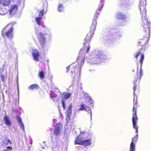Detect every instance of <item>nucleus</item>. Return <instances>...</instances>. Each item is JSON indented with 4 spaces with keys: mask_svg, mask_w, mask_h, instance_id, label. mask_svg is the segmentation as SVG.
Instances as JSON below:
<instances>
[{
    "mask_svg": "<svg viewBox=\"0 0 151 151\" xmlns=\"http://www.w3.org/2000/svg\"><path fill=\"white\" fill-rule=\"evenodd\" d=\"M104 0H101L100 2V5L96 11V13L94 15V19L93 22L92 27L90 29V33L88 34L85 39L84 43V52H88L90 46L89 45L90 41L93 35L96 27L97 24L96 19L99 16L100 13L101 12L102 8L103 7Z\"/></svg>",
    "mask_w": 151,
    "mask_h": 151,
    "instance_id": "f257e3e1",
    "label": "nucleus"
},
{
    "mask_svg": "<svg viewBox=\"0 0 151 151\" xmlns=\"http://www.w3.org/2000/svg\"><path fill=\"white\" fill-rule=\"evenodd\" d=\"M13 28L9 25L6 26L2 31V35L4 37L8 38L5 40L4 42L8 50L12 48L13 44L12 39L13 37Z\"/></svg>",
    "mask_w": 151,
    "mask_h": 151,
    "instance_id": "f03ea898",
    "label": "nucleus"
},
{
    "mask_svg": "<svg viewBox=\"0 0 151 151\" xmlns=\"http://www.w3.org/2000/svg\"><path fill=\"white\" fill-rule=\"evenodd\" d=\"M150 24L149 22L146 23L145 22H142L141 23L142 29L144 31V36L143 39L138 40V44L139 46H142V50L145 49V47L143 45L147 43L149 40L150 36Z\"/></svg>",
    "mask_w": 151,
    "mask_h": 151,
    "instance_id": "7ed1b4c3",
    "label": "nucleus"
},
{
    "mask_svg": "<svg viewBox=\"0 0 151 151\" xmlns=\"http://www.w3.org/2000/svg\"><path fill=\"white\" fill-rule=\"evenodd\" d=\"M106 59L107 57L103 52L99 50L95 53L90 55L88 61L91 64H97L104 62Z\"/></svg>",
    "mask_w": 151,
    "mask_h": 151,
    "instance_id": "20e7f679",
    "label": "nucleus"
},
{
    "mask_svg": "<svg viewBox=\"0 0 151 151\" xmlns=\"http://www.w3.org/2000/svg\"><path fill=\"white\" fill-rule=\"evenodd\" d=\"M146 4V0H139L138 8L140 11L142 22H145L146 23L149 22L146 17V10L145 7Z\"/></svg>",
    "mask_w": 151,
    "mask_h": 151,
    "instance_id": "39448f33",
    "label": "nucleus"
},
{
    "mask_svg": "<svg viewBox=\"0 0 151 151\" xmlns=\"http://www.w3.org/2000/svg\"><path fill=\"white\" fill-rule=\"evenodd\" d=\"M114 28L106 30L105 32V34L103 37V41L108 44L112 43L116 40V37L113 34Z\"/></svg>",
    "mask_w": 151,
    "mask_h": 151,
    "instance_id": "423d86ee",
    "label": "nucleus"
},
{
    "mask_svg": "<svg viewBox=\"0 0 151 151\" xmlns=\"http://www.w3.org/2000/svg\"><path fill=\"white\" fill-rule=\"evenodd\" d=\"M35 32L39 43L43 50H45L46 34L42 32L41 29L39 27L35 29Z\"/></svg>",
    "mask_w": 151,
    "mask_h": 151,
    "instance_id": "0eeeda50",
    "label": "nucleus"
},
{
    "mask_svg": "<svg viewBox=\"0 0 151 151\" xmlns=\"http://www.w3.org/2000/svg\"><path fill=\"white\" fill-rule=\"evenodd\" d=\"M133 114L132 118V121L133 127L136 129V133L137 134L134 137L132 138V141L131 143H135L137 141L138 139V128L137 126L136 121H137V117L136 114V109L135 108L134 106L133 109Z\"/></svg>",
    "mask_w": 151,
    "mask_h": 151,
    "instance_id": "6e6552de",
    "label": "nucleus"
},
{
    "mask_svg": "<svg viewBox=\"0 0 151 151\" xmlns=\"http://www.w3.org/2000/svg\"><path fill=\"white\" fill-rule=\"evenodd\" d=\"M45 12V11L44 9H42L40 12L38 16L36 17L35 18V20L37 22L38 25H41L43 27H45V26L44 24L41 20L42 18V16L43 15L44 13Z\"/></svg>",
    "mask_w": 151,
    "mask_h": 151,
    "instance_id": "1a4fd4ad",
    "label": "nucleus"
},
{
    "mask_svg": "<svg viewBox=\"0 0 151 151\" xmlns=\"http://www.w3.org/2000/svg\"><path fill=\"white\" fill-rule=\"evenodd\" d=\"M83 50H82L80 51L79 53V55L77 59V61L78 62V65H77L76 67L78 68L79 67L80 69V68L81 67L82 65L84 63V61L85 59V55L84 54H83L82 55H81V54L82 53Z\"/></svg>",
    "mask_w": 151,
    "mask_h": 151,
    "instance_id": "9d476101",
    "label": "nucleus"
},
{
    "mask_svg": "<svg viewBox=\"0 0 151 151\" xmlns=\"http://www.w3.org/2000/svg\"><path fill=\"white\" fill-rule=\"evenodd\" d=\"M18 9V6L17 5H11L9 8L8 13L10 17L14 16L17 12Z\"/></svg>",
    "mask_w": 151,
    "mask_h": 151,
    "instance_id": "9b49d317",
    "label": "nucleus"
},
{
    "mask_svg": "<svg viewBox=\"0 0 151 151\" xmlns=\"http://www.w3.org/2000/svg\"><path fill=\"white\" fill-rule=\"evenodd\" d=\"M62 125L60 123H57L54 127L53 133L56 136H58L60 134V130L62 128Z\"/></svg>",
    "mask_w": 151,
    "mask_h": 151,
    "instance_id": "f8f14e48",
    "label": "nucleus"
},
{
    "mask_svg": "<svg viewBox=\"0 0 151 151\" xmlns=\"http://www.w3.org/2000/svg\"><path fill=\"white\" fill-rule=\"evenodd\" d=\"M32 56L34 60L36 61H38L40 55L39 52L37 49H32Z\"/></svg>",
    "mask_w": 151,
    "mask_h": 151,
    "instance_id": "ddd939ff",
    "label": "nucleus"
},
{
    "mask_svg": "<svg viewBox=\"0 0 151 151\" xmlns=\"http://www.w3.org/2000/svg\"><path fill=\"white\" fill-rule=\"evenodd\" d=\"M60 93L62 101H64L68 99L71 96V93L67 92H65Z\"/></svg>",
    "mask_w": 151,
    "mask_h": 151,
    "instance_id": "4468645a",
    "label": "nucleus"
},
{
    "mask_svg": "<svg viewBox=\"0 0 151 151\" xmlns=\"http://www.w3.org/2000/svg\"><path fill=\"white\" fill-rule=\"evenodd\" d=\"M8 13V9L6 6H3L0 7V14L4 15Z\"/></svg>",
    "mask_w": 151,
    "mask_h": 151,
    "instance_id": "2eb2a0df",
    "label": "nucleus"
},
{
    "mask_svg": "<svg viewBox=\"0 0 151 151\" xmlns=\"http://www.w3.org/2000/svg\"><path fill=\"white\" fill-rule=\"evenodd\" d=\"M113 34L114 35V36L116 37V39L120 38L122 35V32L119 31L118 29H114V31H113Z\"/></svg>",
    "mask_w": 151,
    "mask_h": 151,
    "instance_id": "dca6fc26",
    "label": "nucleus"
},
{
    "mask_svg": "<svg viewBox=\"0 0 151 151\" xmlns=\"http://www.w3.org/2000/svg\"><path fill=\"white\" fill-rule=\"evenodd\" d=\"M141 56V58L140 60V64L141 65V67L143 63V60L144 59V55L142 53L140 52H138L137 54H136L135 57L136 58H137L139 56Z\"/></svg>",
    "mask_w": 151,
    "mask_h": 151,
    "instance_id": "f3484780",
    "label": "nucleus"
},
{
    "mask_svg": "<svg viewBox=\"0 0 151 151\" xmlns=\"http://www.w3.org/2000/svg\"><path fill=\"white\" fill-rule=\"evenodd\" d=\"M82 137V134L80 135L77 137L75 141V144L81 145L83 141Z\"/></svg>",
    "mask_w": 151,
    "mask_h": 151,
    "instance_id": "a211bd4d",
    "label": "nucleus"
},
{
    "mask_svg": "<svg viewBox=\"0 0 151 151\" xmlns=\"http://www.w3.org/2000/svg\"><path fill=\"white\" fill-rule=\"evenodd\" d=\"M91 139H89L83 140L81 145H83L86 146H90L91 144Z\"/></svg>",
    "mask_w": 151,
    "mask_h": 151,
    "instance_id": "6ab92c4d",
    "label": "nucleus"
},
{
    "mask_svg": "<svg viewBox=\"0 0 151 151\" xmlns=\"http://www.w3.org/2000/svg\"><path fill=\"white\" fill-rule=\"evenodd\" d=\"M4 120L5 124L8 126L11 125V122L9 120V117L7 115H5L4 118Z\"/></svg>",
    "mask_w": 151,
    "mask_h": 151,
    "instance_id": "aec40b11",
    "label": "nucleus"
},
{
    "mask_svg": "<svg viewBox=\"0 0 151 151\" xmlns=\"http://www.w3.org/2000/svg\"><path fill=\"white\" fill-rule=\"evenodd\" d=\"M17 121L19 124L20 125L21 128L22 129L24 132V126L22 122L21 117L19 116H18L17 117Z\"/></svg>",
    "mask_w": 151,
    "mask_h": 151,
    "instance_id": "412c9836",
    "label": "nucleus"
},
{
    "mask_svg": "<svg viewBox=\"0 0 151 151\" xmlns=\"http://www.w3.org/2000/svg\"><path fill=\"white\" fill-rule=\"evenodd\" d=\"M11 143V142L10 139L8 138H6L3 140L2 142V145L3 146H6L8 145L9 143Z\"/></svg>",
    "mask_w": 151,
    "mask_h": 151,
    "instance_id": "4be33fe9",
    "label": "nucleus"
},
{
    "mask_svg": "<svg viewBox=\"0 0 151 151\" xmlns=\"http://www.w3.org/2000/svg\"><path fill=\"white\" fill-rule=\"evenodd\" d=\"M10 2V0H0V4L3 6L8 5Z\"/></svg>",
    "mask_w": 151,
    "mask_h": 151,
    "instance_id": "5701e85b",
    "label": "nucleus"
},
{
    "mask_svg": "<svg viewBox=\"0 0 151 151\" xmlns=\"http://www.w3.org/2000/svg\"><path fill=\"white\" fill-rule=\"evenodd\" d=\"M50 96L54 101H57L59 99V98L57 95L55 93L51 94Z\"/></svg>",
    "mask_w": 151,
    "mask_h": 151,
    "instance_id": "b1692460",
    "label": "nucleus"
},
{
    "mask_svg": "<svg viewBox=\"0 0 151 151\" xmlns=\"http://www.w3.org/2000/svg\"><path fill=\"white\" fill-rule=\"evenodd\" d=\"M117 17L119 19L124 20L126 18V16L121 13H118L117 14Z\"/></svg>",
    "mask_w": 151,
    "mask_h": 151,
    "instance_id": "393cba45",
    "label": "nucleus"
},
{
    "mask_svg": "<svg viewBox=\"0 0 151 151\" xmlns=\"http://www.w3.org/2000/svg\"><path fill=\"white\" fill-rule=\"evenodd\" d=\"M38 76L41 80H42L45 77V73L43 71H39Z\"/></svg>",
    "mask_w": 151,
    "mask_h": 151,
    "instance_id": "a878e982",
    "label": "nucleus"
},
{
    "mask_svg": "<svg viewBox=\"0 0 151 151\" xmlns=\"http://www.w3.org/2000/svg\"><path fill=\"white\" fill-rule=\"evenodd\" d=\"M38 87V85L37 84H33L28 87L29 90H34L37 89Z\"/></svg>",
    "mask_w": 151,
    "mask_h": 151,
    "instance_id": "bb28decb",
    "label": "nucleus"
},
{
    "mask_svg": "<svg viewBox=\"0 0 151 151\" xmlns=\"http://www.w3.org/2000/svg\"><path fill=\"white\" fill-rule=\"evenodd\" d=\"M135 143H131L130 145L129 151H135Z\"/></svg>",
    "mask_w": 151,
    "mask_h": 151,
    "instance_id": "cd10ccee",
    "label": "nucleus"
},
{
    "mask_svg": "<svg viewBox=\"0 0 151 151\" xmlns=\"http://www.w3.org/2000/svg\"><path fill=\"white\" fill-rule=\"evenodd\" d=\"M64 8V7L63 5L61 4H59L58 8V11L60 12H63V10Z\"/></svg>",
    "mask_w": 151,
    "mask_h": 151,
    "instance_id": "c85d7f7f",
    "label": "nucleus"
},
{
    "mask_svg": "<svg viewBox=\"0 0 151 151\" xmlns=\"http://www.w3.org/2000/svg\"><path fill=\"white\" fill-rule=\"evenodd\" d=\"M72 106L73 104L72 103H71L69 105L68 110L66 111V113H72Z\"/></svg>",
    "mask_w": 151,
    "mask_h": 151,
    "instance_id": "c756f323",
    "label": "nucleus"
},
{
    "mask_svg": "<svg viewBox=\"0 0 151 151\" xmlns=\"http://www.w3.org/2000/svg\"><path fill=\"white\" fill-rule=\"evenodd\" d=\"M85 110L87 111L88 113H89L90 114L91 117V118L92 117L91 111L89 107L86 106V107L85 108Z\"/></svg>",
    "mask_w": 151,
    "mask_h": 151,
    "instance_id": "7c9ffc66",
    "label": "nucleus"
},
{
    "mask_svg": "<svg viewBox=\"0 0 151 151\" xmlns=\"http://www.w3.org/2000/svg\"><path fill=\"white\" fill-rule=\"evenodd\" d=\"M66 114L67 115L66 120L67 122H68L70 118L72 113H66Z\"/></svg>",
    "mask_w": 151,
    "mask_h": 151,
    "instance_id": "2f4dec72",
    "label": "nucleus"
},
{
    "mask_svg": "<svg viewBox=\"0 0 151 151\" xmlns=\"http://www.w3.org/2000/svg\"><path fill=\"white\" fill-rule=\"evenodd\" d=\"M135 81H134V86L133 87V90H134V91L136 90V82L137 79H135Z\"/></svg>",
    "mask_w": 151,
    "mask_h": 151,
    "instance_id": "473e14b6",
    "label": "nucleus"
},
{
    "mask_svg": "<svg viewBox=\"0 0 151 151\" xmlns=\"http://www.w3.org/2000/svg\"><path fill=\"white\" fill-rule=\"evenodd\" d=\"M86 107V105L82 104L81 105V107L78 109V110H83L85 109V108Z\"/></svg>",
    "mask_w": 151,
    "mask_h": 151,
    "instance_id": "72a5a7b5",
    "label": "nucleus"
},
{
    "mask_svg": "<svg viewBox=\"0 0 151 151\" xmlns=\"http://www.w3.org/2000/svg\"><path fill=\"white\" fill-rule=\"evenodd\" d=\"M119 2L120 3V5H122V4H124L126 5L125 4L127 3L126 0H119Z\"/></svg>",
    "mask_w": 151,
    "mask_h": 151,
    "instance_id": "f704fd0d",
    "label": "nucleus"
},
{
    "mask_svg": "<svg viewBox=\"0 0 151 151\" xmlns=\"http://www.w3.org/2000/svg\"><path fill=\"white\" fill-rule=\"evenodd\" d=\"M140 75L139 76L138 78L140 79H141L142 76L143 75V71L141 68L140 69Z\"/></svg>",
    "mask_w": 151,
    "mask_h": 151,
    "instance_id": "c9c22d12",
    "label": "nucleus"
},
{
    "mask_svg": "<svg viewBox=\"0 0 151 151\" xmlns=\"http://www.w3.org/2000/svg\"><path fill=\"white\" fill-rule=\"evenodd\" d=\"M12 148L11 147H8L7 149L3 150L2 151H12Z\"/></svg>",
    "mask_w": 151,
    "mask_h": 151,
    "instance_id": "e433bc0d",
    "label": "nucleus"
},
{
    "mask_svg": "<svg viewBox=\"0 0 151 151\" xmlns=\"http://www.w3.org/2000/svg\"><path fill=\"white\" fill-rule=\"evenodd\" d=\"M65 101H63L61 100V103L62 104L63 107L64 109H65Z\"/></svg>",
    "mask_w": 151,
    "mask_h": 151,
    "instance_id": "4c0bfd02",
    "label": "nucleus"
},
{
    "mask_svg": "<svg viewBox=\"0 0 151 151\" xmlns=\"http://www.w3.org/2000/svg\"><path fill=\"white\" fill-rule=\"evenodd\" d=\"M88 102L91 104L93 103V102L92 99L90 97H88Z\"/></svg>",
    "mask_w": 151,
    "mask_h": 151,
    "instance_id": "58836bf2",
    "label": "nucleus"
},
{
    "mask_svg": "<svg viewBox=\"0 0 151 151\" xmlns=\"http://www.w3.org/2000/svg\"><path fill=\"white\" fill-rule=\"evenodd\" d=\"M71 70V73L73 74V72L74 71V70L75 69L76 67L74 66H73L72 67Z\"/></svg>",
    "mask_w": 151,
    "mask_h": 151,
    "instance_id": "ea45409f",
    "label": "nucleus"
},
{
    "mask_svg": "<svg viewBox=\"0 0 151 151\" xmlns=\"http://www.w3.org/2000/svg\"><path fill=\"white\" fill-rule=\"evenodd\" d=\"M71 66L70 65H69V66L66 67V73H68L69 71V70L70 69V67Z\"/></svg>",
    "mask_w": 151,
    "mask_h": 151,
    "instance_id": "a19ab883",
    "label": "nucleus"
},
{
    "mask_svg": "<svg viewBox=\"0 0 151 151\" xmlns=\"http://www.w3.org/2000/svg\"><path fill=\"white\" fill-rule=\"evenodd\" d=\"M53 148H56V146L58 145L57 142L56 143H55V142H53Z\"/></svg>",
    "mask_w": 151,
    "mask_h": 151,
    "instance_id": "79ce46f5",
    "label": "nucleus"
},
{
    "mask_svg": "<svg viewBox=\"0 0 151 151\" xmlns=\"http://www.w3.org/2000/svg\"><path fill=\"white\" fill-rule=\"evenodd\" d=\"M73 78H74L75 79H76V76H73Z\"/></svg>",
    "mask_w": 151,
    "mask_h": 151,
    "instance_id": "37998d69",
    "label": "nucleus"
},
{
    "mask_svg": "<svg viewBox=\"0 0 151 151\" xmlns=\"http://www.w3.org/2000/svg\"><path fill=\"white\" fill-rule=\"evenodd\" d=\"M55 121H56V120L55 119H54L53 120V121L54 122H55Z\"/></svg>",
    "mask_w": 151,
    "mask_h": 151,
    "instance_id": "c03bdc74",
    "label": "nucleus"
},
{
    "mask_svg": "<svg viewBox=\"0 0 151 151\" xmlns=\"http://www.w3.org/2000/svg\"><path fill=\"white\" fill-rule=\"evenodd\" d=\"M137 103L136 102L135 103V105H137Z\"/></svg>",
    "mask_w": 151,
    "mask_h": 151,
    "instance_id": "a18cd8bd",
    "label": "nucleus"
},
{
    "mask_svg": "<svg viewBox=\"0 0 151 151\" xmlns=\"http://www.w3.org/2000/svg\"><path fill=\"white\" fill-rule=\"evenodd\" d=\"M86 95H87V96H88V94H86L85 95V96H86Z\"/></svg>",
    "mask_w": 151,
    "mask_h": 151,
    "instance_id": "49530a36",
    "label": "nucleus"
}]
</instances>
